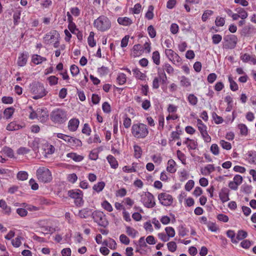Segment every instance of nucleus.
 Returning <instances> with one entry per match:
<instances>
[{"label":"nucleus","mask_w":256,"mask_h":256,"mask_svg":"<svg viewBox=\"0 0 256 256\" xmlns=\"http://www.w3.org/2000/svg\"><path fill=\"white\" fill-rule=\"evenodd\" d=\"M70 71L72 76H76L80 72L78 67L75 64L70 66Z\"/></svg>","instance_id":"nucleus-57"},{"label":"nucleus","mask_w":256,"mask_h":256,"mask_svg":"<svg viewBox=\"0 0 256 256\" xmlns=\"http://www.w3.org/2000/svg\"><path fill=\"white\" fill-rule=\"evenodd\" d=\"M92 210L88 208H82L78 211V216L82 218H86L92 215Z\"/></svg>","instance_id":"nucleus-18"},{"label":"nucleus","mask_w":256,"mask_h":256,"mask_svg":"<svg viewBox=\"0 0 256 256\" xmlns=\"http://www.w3.org/2000/svg\"><path fill=\"white\" fill-rule=\"evenodd\" d=\"M134 156L136 158H139L141 157L142 154V150L141 148L136 144L134 146Z\"/></svg>","instance_id":"nucleus-45"},{"label":"nucleus","mask_w":256,"mask_h":256,"mask_svg":"<svg viewBox=\"0 0 256 256\" xmlns=\"http://www.w3.org/2000/svg\"><path fill=\"white\" fill-rule=\"evenodd\" d=\"M28 55L24 53H21L18 57L17 64L20 66H24L27 62Z\"/></svg>","instance_id":"nucleus-19"},{"label":"nucleus","mask_w":256,"mask_h":256,"mask_svg":"<svg viewBox=\"0 0 256 256\" xmlns=\"http://www.w3.org/2000/svg\"><path fill=\"white\" fill-rule=\"evenodd\" d=\"M28 173L26 171H20L16 175L17 178L20 180H25L28 178Z\"/></svg>","instance_id":"nucleus-42"},{"label":"nucleus","mask_w":256,"mask_h":256,"mask_svg":"<svg viewBox=\"0 0 256 256\" xmlns=\"http://www.w3.org/2000/svg\"><path fill=\"white\" fill-rule=\"evenodd\" d=\"M23 127L22 125L18 124L16 122H12L8 124L6 130L9 131L17 130Z\"/></svg>","instance_id":"nucleus-23"},{"label":"nucleus","mask_w":256,"mask_h":256,"mask_svg":"<svg viewBox=\"0 0 256 256\" xmlns=\"http://www.w3.org/2000/svg\"><path fill=\"white\" fill-rule=\"evenodd\" d=\"M152 60L156 65L160 64V54L158 51H154L152 54Z\"/></svg>","instance_id":"nucleus-43"},{"label":"nucleus","mask_w":256,"mask_h":256,"mask_svg":"<svg viewBox=\"0 0 256 256\" xmlns=\"http://www.w3.org/2000/svg\"><path fill=\"white\" fill-rule=\"evenodd\" d=\"M94 26L98 30L106 32L111 28L112 23L106 16L101 15L94 21Z\"/></svg>","instance_id":"nucleus-3"},{"label":"nucleus","mask_w":256,"mask_h":256,"mask_svg":"<svg viewBox=\"0 0 256 256\" xmlns=\"http://www.w3.org/2000/svg\"><path fill=\"white\" fill-rule=\"evenodd\" d=\"M118 22L124 26H130L132 23V20L128 17H120L117 20Z\"/></svg>","instance_id":"nucleus-21"},{"label":"nucleus","mask_w":256,"mask_h":256,"mask_svg":"<svg viewBox=\"0 0 256 256\" xmlns=\"http://www.w3.org/2000/svg\"><path fill=\"white\" fill-rule=\"evenodd\" d=\"M187 100L190 104L192 106H196L198 102V98L194 94H189L188 96Z\"/></svg>","instance_id":"nucleus-33"},{"label":"nucleus","mask_w":256,"mask_h":256,"mask_svg":"<svg viewBox=\"0 0 256 256\" xmlns=\"http://www.w3.org/2000/svg\"><path fill=\"white\" fill-rule=\"evenodd\" d=\"M212 40L214 44H218L222 41V36L219 34H214L212 36Z\"/></svg>","instance_id":"nucleus-56"},{"label":"nucleus","mask_w":256,"mask_h":256,"mask_svg":"<svg viewBox=\"0 0 256 256\" xmlns=\"http://www.w3.org/2000/svg\"><path fill=\"white\" fill-rule=\"evenodd\" d=\"M94 33L91 32L88 38V42L90 46L94 47L96 45V42L94 39Z\"/></svg>","instance_id":"nucleus-46"},{"label":"nucleus","mask_w":256,"mask_h":256,"mask_svg":"<svg viewBox=\"0 0 256 256\" xmlns=\"http://www.w3.org/2000/svg\"><path fill=\"white\" fill-rule=\"evenodd\" d=\"M210 150L214 156H218L220 154V148L218 146V145L216 144H212L210 148Z\"/></svg>","instance_id":"nucleus-55"},{"label":"nucleus","mask_w":256,"mask_h":256,"mask_svg":"<svg viewBox=\"0 0 256 256\" xmlns=\"http://www.w3.org/2000/svg\"><path fill=\"white\" fill-rule=\"evenodd\" d=\"M197 126L200 134L208 132L206 126L200 119L197 120Z\"/></svg>","instance_id":"nucleus-32"},{"label":"nucleus","mask_w":256,"mask_h":256,"mask_svg":"<svg viewBox=\"0 0 256 256\" xmlns=\"http://www.w3.org/2000/svg\"><path fill=\"white\" fill-rule=\"evenodd\" d=\"M238 128L241 135L246 136L248 134V129L246 124H240L238 125Z\"/></svg>","instance_id":"nucleus-50"},{"label":"nucleus","mask_w":256,"mask_h":256,"mask_svg":"<svg viewBox=\"0 0 256 256\" xmlns=\"http://www.w3.org/2000/svg\"><path fill=\"white\" fill-rule=\"evenodd\" d=\"M31 92L34 94L32 96L34 100H38L46 96L48 92L46 90L44 86L40 82H36L32 84L30 87Z\"/></svg>","instance_id":"nucleus-5"},{"label":"nucleus","mask_w":256,"mask_h":256,"mask_svg":"<svg viewBox=\"0 0 256 256\" xmlns=\"http://www.w3.org/2000/svg\"><path fill=\"white\" fill-rule=\"evenodd\" d=\"M215 168L213 164H207L204 168V172H202L203 174H209L212 172H214Z\"/></svg>","instance_id":"nucleus-40"},{"label":"nucleus","mask_w":256,"mask_h":256,"mask_svg":"<svg viewBox=\"0 0 256 256\" xmlns=\"http://www.w3.org/2000/svg\"><path fill=\"white\" fill-rule=\"evenodd\" d=\"M43 148L46 154H52L55 152L54 147L48 143H46L43 146Z\"/></svg>","instance_id":"nucleus-27"},{"label":"nucleus","mask_w":256,"mask_h":256,"mask_svg":"<svg viewBox=\"0 0 256 256\" xmlns=\"http://www.w3.org/2000/svg\"><path fill=\"white\" fill-rule=\"evenodd\" d=\"M32 62L35 64H39L46 60V58L38 54H34L32 56Z\"/></svg>","instance_id":"nucleus-25"},{"label":"nucleus","mask_w":256,"mask_h":256,"mask_svg":"<svg viewBox=\"0 0 256 256\" xmlns=\"http://www.w3.org/2000/svg\"><path fill=\"white\" fill-rule=\"evenodd\" d=\"M126 75L124 73H119L116 78V81L119 85H122L126 83Z\"/></svg>","instance_id":"nucleus-38"},{"label":"nucleus","mask_w":256,"mask_h":256,"mask_svg":"<svg viewBox=\"0 0 256 256\" xmlns=\"http://www.w3.org/2000/svg\"><path fill=\"white\" fill-rule=\"evenodd\" d=\"M174 64L177 66H180L182 62V59L178 56V54H176V56L172 58L170 61Z\"/></svg>","instance_id":"nucleus-49"},{"label":"nucleus","mask_w":256,"mask_h":256,"mask_svg":"<svg viewBox=\"0 0 256 256\" xmlns=\"http://www.w3.org/2000/svg\"><path fill=\"white\" fill-rule=\"evenodd\" d=\"M180 85L184 87H188L190 86L191 83L190 80L185 76H182L180 78Z\"/></svg>","instance_id":"nucleus-44"},{"label":"nucleus","mask_w":256,"mask_h":256,"mask_svg":"<svg viewBox=\"0 0 256 256\" xmlns=\"http://www.w3.org/2000/svg\"><path fill=\"white\" fill-rule=\"evenodd\" d=\"M54 135L56 136L58 138L63 140L72 146L80 147L82 146L81 140L74 137L70 136L62 133H54Z\"/></svg>","instance_id":"nucleus-8"},{"label":"nucleus","mask_w":256,"mask_h":256,"mask_svg":"<svg viewBox=\"0 0 256 256\" xmlns=\"http://www.w3.org/2000/svg\"><path fill=\"white\" fill-rule=\"evenodd\" d=\"M22 238L21 236H18L15 239L12 240V245L15 248H18L22 244L21 240Z\"/></svg>","instance_id":"nucleus-62"},{"label":"nucleus","mask_w":256,"mask_h":256,"mask_svg":"<svg viewBox=\"0 0 256 256\" xmlns=\"http://www.w3.org/2000/svg\"><path fill=\"white\" fill-rule=\"evenodd\" d=\"M240 59L244 62H250L256 64V57L254 55L244 54L240 56Z\"/></svg>","instance_id":"nucleus-17"},{"label":"nucleus","mask_w":256,"mask_h":256,"mask_svg":"<svg viewBox=\"0 0 256 256\" xmlns=\"http://www.w3.org/2000/svg\"><path fill=\"white\" fill-rule=\"evenodd\" d=\"M106 184L104 182H100L94 184V186L92 187V188L95 192H96L98 193H99L103 190Z\"/></svg>","instance_id":"nucleus-34"},{"label":"nucleus","mask_w":256,"mask_h":256,"mask_svg":"<svg viewBox=\"0 0 256 256\" xmlns=\"http://www.w3.org/2000/svg\"><path fill=\"white\" fill-rule=\"evenodd\" d=\"M21 10H16L13 14V20L14 26H17L20 22V18L21 16Z\"/></svg>","instance_id":"nucleus-30"},{"label":"nucleus","mask_w":256,"mask_h":256,"mask_svg":"<svg viewBox=\"0 0 256 256\" xmlns=\"http://www.w3.org/2000/svg\"><path fill=\"white\" fill-rule=\"evenodd\" d=\"M66 156L69 158L76 162H80L83 160L84 157L82 156L78 155L74 152L68 153Z\"/></svg>","instance_id":"nucleus-26"},{"label":"nucleus","mask_w":256,"mask_h":256,"mask_svg":"<svg viewBox=\"0 0 256 256\" xmlns=\"http://www.w3.org/2000/svg\"><path fill=\"white\" fill-rule=\"evenodd\" d=\"M94 222L100 226L106 228L108 224L106 214L102 212L95 210L92 214Z\"/></svg>","instance_id":"nucleus-11"},{"label":"nucleus","mask_w":256,"mask_h":256,"mask_svg":"<svg viewBox=\"0 0 256 256\" xmlns=\"http://www.w3.org/2000/svg\"><path fill=\"white\" fill-rule=\"evenodd\" d=\"M60 36L56 30H52L47 33L44 38V42L46 44H52L54 48L60 46Z\"/></svg>","instance_id":"nucleus-4"},{"label":"nucleus","mask_w":256,"mask_h":256,"mask_svg":"<svg viewBox=\"0 0 256 256\" xmlns=\"http://www.w3.org/2000/svg\"><path fill=\"white\" fill-rule=\"evenodd\" d=\"M256 32V28L252 24L244 26L242 30L241 34L242 36H248Z\"/></svg>","instance_id":"nucleus-15"},{"label":"nucleus","mask_w":256,"mask_h":256,"mask_svg":"<svg viewBox=\"0 0 256 256\" xmlns=\"http://www.w3.org/2000/svg\"><path fill=\"white\" fill-rule=\"evenodd\" d=\"M248 234L246 232L242 230H238L237 233L236 239L238 240H242L246 238Z\"/></svg>","instance_id":"nucleus-58"},{"label":"nucleus","mask_w":256,"mask_h":256,"mask_svg":"<svg viewBox=\"0 0 256 256\" xmlns=\"http://www.w3.org/2000/svg\"><path fill=\"white\" fill-rule=\"evenodd\" d=\"M131 132L134 137L137 139H144L149 134L148 126L143 123L134 124L131 128Z\"/></svg>","instance_id":"nucleus-1"},{"label":"nucleus","mask_w":256,"mask_h":256,"mask_svg":"<svg viewBox=\"0 0 256 256\" xmlns=\"http://www.w3.org/2000/svg\"><path fill=\"white\" fill-rule=\"evenodd\" d=\"M102 206L105 210L108 212H111L113 210V208L111 204L106 200H104L102 202Z\"/></svg>","instance_id":"nucleus-48"},{"label":"nucleus","mask_w":256,"mask_h":256,"mask_svg":"<svg viewBox=\"0 0 256 256\" xmlns=\"http://www.w3.org/2000/svg\"><path fill=\"white\" fill-rule=\"evenodd\" d=\"M36 176L39 181L44 183L48 182L52 180L50 171L46 167H40L37 170Z\"/></svg>","instance_id":"nucleus-7"},{"label":"nucleus","mask_w":256,"mask_h":256,"mask_svg":"<svg viewBox=\"0 0 256 256\" xmlns=\"http://www.w3.org/2000/svg\"><path fill=\"white\" fill-rule=\"evenodd\" d=\"M14 112V108H8L4 110V114L6 119L10 118Z\"/></svg>","instance_id":"nucleus-47"},{"label":"nucleus","mask_w":256,"mask_h":256,"mask_svg":"<svg viewBox=\"0 0 256 256\" xmlns=\"http://www.w3.org/2000/svg\"><path fill=\"white\" fill-rule=\"evenodd\" d=\"M176 163L174 160L172 159L169 160L167 163V171L170 173H174L176 170Z\"/></svg>","instance_id":"nucleus-20"},{"label":"nucleus","mask_w":256,"mask_h":256,"mask_svg":"<svg viewBox=\"0 0 256 256\" xmlns=\"http://www.w3.org/2000/svg\"><path fill=\"white\" fill-rule=\"evenodd\" d=\"M106 159L112 168L116 169L118 167V161L113 156L110 154L108 156Z\"/></svg>","instance_id":"nucleus-24"},{"label":"nucleus","mask_w":256,"mask_h":256,"mask_svg":"<svg viewBox=\"0 0 256 256\" xmlns=\"http://www.w3.org/2000/svg\"><path fill=\"white\" fill-rule=\"evenodd\" d=\"M248 160L251 164H256V151H252L248 154Z\"/></svg>","instance_id":"nucleus-39"},{"label":"nucleus","mask_w":256,"mask_h":256,"mask_svg":"<svg viewBox=\"0 0 256 256\" xmlns=\"http://www.w3.org/2000/svg\"><path fill=\"white\" fill-rule=\"evenodd\" d=\"M230 190L227 188H222L219 192V198L222 203L228 202L229 198Z\"/></svg>","instance_id":"nucleus-13"},{"label":"nucleus","mask_w":256,"mask_h":256,"mask_svg":"<svg viewBox=\"0 0 256 256\" xmlns=\"http://www.w3.org/2000/svg\"><path fill=\"white\" fill-rule=\"evenodd\" d=\"M168 248L170 252H174L177 248V246L175 242H170L167 244Z\"/></svg>","instance_id":"nucleus-63"},{"label":"nucleus","mask_w":256,"mask_h":256,"mask_svg":"<svg viewBox=\"0 0 256 256\" xmlns=\"http://www.w3.org/2000/svg\"><path fill=\"white\" fill-rule=\"evenodd\" d=\"M69 197L74 200V203L76 206H82L84 202L83 200V192L79 189L70 190L68 192Z\"/></svg>","instance_id":"nucleus-6"},{"label":"nucleus","mask_w":256,"mask_h":256,"mask_svg":"<svg viewBox=\"0 0 256 256\" xmlns=\"http://www.w3.org/2000/svg\"><path fill=\"white\" fill-rule=\"evenodd\" d=\"M87 142L88 144H91L92 143H100L101 140H100V136L98 134H95L94 135V138L90 137L87 140Z\"/></svg>","instance_id":"nucleus-51"},{"label":"nucleus","mask_w":256,"mask_h":256,"mask_svg":"<svg viewBox=\"0 0 256 256\" xmlns=\"http://www.w3.org/2000/svg\"><path fill=\"white\" fill-rule=\"evenodd\" d=\"M98 72L100 76H104L108 74V68L106 66H102L98 68Z\"/></svg>","instance_id":"nucleus-54"},{"label":"nucleus","mask_w":256,"mask_h":256,"mask_svg":"<svg viewBox=\"0 0 256 256\" xmlns=\"http://www.w3.org/2000/svg\"><path fill=\"white\" fill-rule=\"evenodd\" d=\"M80 120L78 118H72L68 122V128L70 132H76L79 126Z\"/></svg>","instance_id":"nucleus-16"},{"label":"nucleus","mask_w":256,"mask_h":256,"mask_svg":"<svg viewBox=\"0 0 256 256\" xmlns=\"http://www.w3.org/2000/svg\"><path fill=\"white\" fill-rule=\"evenodd\" d=\"M126 232L132 238H134L138 234V232L136 230L129 226H126Z\"/></svg>","instance_id":"nucleus-36"},{"label":"nucleus","mask_w":256,"mask_h":256,"mask_svg":"<svg viewBox=\"0 0 256 256\" xmlns=\"http://www.w3.org/2000/svg\"><path fill=\"white\" fill-rule=\"evenodd\" d=\"M102 244L106 246H108L112 250H115L116 248V241L112 238H109L108 240H104Z\"/></svg>","instance_id":"nucleus-29"},{"label":"nucleus","mask_w":256,"mask_h":256,"mask_svg":"<svg viewBox=\"0 0 256 256\" xmlns=\"http://www.w3.org/2000/svg\"><path fill=\"white\" fill-rule=\"evenodd\" d=\"M220 144L222 148L224 150H230L232 148V145L230 143L224 140H220Z\"/></svg>","instance_id":"nucleus-60"},{"label":"nucleus","mask_w":256,"mask_h":256,"mask_svg":"<svg viewBox=\"0 0 256 256\" xmlns=\"http://www.w3.org/2000/svg\"><path fill=\"white\" fill-rule=\"evenodd\" d=\"M214 14V12L211 10H205L202 16V20L203 22H206L208 18Z\"/></svg>","instance_id":"nucleus-59"},{"label":"nucleus","mask_w":256,"mask_h":256,"mask_svg":"<svg viewBox=\"0 0 256 256\" xmlns=\"http://www.w3.org/2000/svg\"><path fill=\"white\" fill-rule=\"evenodd\" d=\"M132 72L134 77L138 80H144L146 78V75L142 72L138 68L132 69Z\"/></svg>","instance_id":"nucleus-22"},{"label":"nucleus","mask_w":256,"mask_h":256,"mask_svg":"<svg viewBox=\"0 0 256 256\" xmlns=\"http://www.w3.org/2000/svg\"><path fill=\"white\" fill-rule=\"evenodd\" d=\"M58 78L54 76H51L47 78L50 86H54L58 83Z\"/></svg>","instance_id":"nucleus-61"},{"label":"nucleus","mask_w":256,"mask_h":256,"mask_svg":"<svg viewBox=\"0 0 256 256\" xmlns=\"http://www.w3.org/2000/svg\"><path fill=\"white\" fill-rule=\"evenodd\" d=\"M158 77L160 80L162 81V84H166L168 81V78L165 73V72L160 68L158 69Z\"/></svg>","instance_id":"nucleus-28"},{"label":"nucleus","mask_w":256,"mask_h":256,"mask_svg":"<svg viewBox=\"0 0 256 256\" xmlns=\"http://www.w3.org/2000/svg\"><path fill=\"white\" fill-rule=\"evenodd\" d=\"M158 200L161 204L166 206H171L174 200L172 196L166 192H162L158 194Z\"/></svg>","instance_id":"nucleus-12"},{"label":"nucleus","mask_w":256,"mask_h":256,"mask_svg":"<svg viewBox=\"0 0 256 256\" xmlns=\"http://www.w3.org/2000/svg\"><path fill=\"white\" fill-rule=\"evenodd\" d=\"M38 112L39 113L38 119L42 122H45L48 119V111L46 108H38Z\"/></svg>","instance_id":"nucleus-14"},{"label":"nucleus","mask_w":256,"mask_h":256,"mask_svg":"<svg viewBox=\"0 0 256 256\" xmlns=\"http://www.w3.org/2000/svg\"><path fill=\"white\" fill-rule=\"evenodd\" d=\"M165 54L168 60L170 62L176 53L172 49H166L165 50Z\"/></svg>","instance_id":"nucleus-53"},{"label":"nucleus","mask_w":256,"mask_h":256,"mask_svg":"<svg viewBox=\"0 0 256 256\" xmlns=\"http://www.w3.org/2000/svg\"><path fill=\"white\" fill-rule=\"evenodd\" d=\"M154 7L152 6H148V10L146 14V17L149 20H150L154 18Z\"/></svg>","instance_id":"nucleus-64"},{"label":"nucleus","mask_w":256,"mask_h":256,"mask_svg":"<svg viewBox=\"0 0 256 256\" xmlns=\"http://www.w3.org/2000/svg\"><path fill=\"white\" fill-rule=\"evenodd\" d=\"M228 80L230 82V89L234 92H236L238 90V86L236 82L233 80L231 76L228 77Z\"/></svg>","instance_id":"nucleus-35"},{"label":"nucleus","mask_w":256,"mask_h":256,"mask_svg":"<svg viewBox=\"0 0 256 256\" xmlns=\"http://www.w3.org/2000/svg\"><path fill=\"white\" fill-rule=\"evenodd\" d=\"M0 208H2L4 211V213L7 214H10L11 212V208L8 206L6 202L4 200H0Z\"/></svg>","instance_id":"nucleus-31"},{"label":"nucleus","mask_w":256,"mask_h":256,"mask_svg":"<svg viewBox=\"0 0 256 256\" xmlns=\"http://www.w3.org/2000/svg\"><path fill=\"white\" fill-rule=\"evenodd\" d=\"M50 118L55 124H63L68 119L67 111L61 108H54L50 114Z\"/></svg>","instance_id":"nucleus-2"},{"label":"nucleus","mask_w":256,"mask_h":256,"mask_svg":"<svg viewBox=\"0 0 256 256\" xmlns=\"http://www.w3.org/2000/svg\"><path fill=\"white\" fill-rule=\"evenodd\" d=\"M140 202L147 208H152L156 206L154 198L150 192H142L140 195Z\"/></svg>","instance_id":"nucleus-10"},{"label":"nucleus","mask_w":256,"mask_h":256,"mask_svg":"<svg viewBox=\"0 0 256 256\" xmlns=\"http://www.w3.org/2000/svg\"><path fill=\"white\" fill-rule=\"evenodd\" d=\"M238 37L234 34L226 35L224 38L223 48L226 50H232L236 48L238 43Z\"/></svg>","instance_id":"nucleus-9"},{"label":"nucleus","mask_w":256,"mask_h":256,"mask_svg":"<svg viewBox=\"0 0 256 256\" xmlns=\"http://www.w3.org/2000/svg\"><path fill=\"white\" fill-rule=\"evenodd\" d=\"M235 10L238 12V14L240 16V18L242 20H244L248 16V12L243 8H236Z\"/></svg>","instance_id":"nucleus-37"},{"label":"nucleus","mask_w":256,"mask_h":256,"mask_svg":"<svg viewBox=\"0 0 256 256\" xmlns=\"http://www.w3.org/2000/svg\"><path fill=\"white\" fill-rule=\"evenodd\" d=\"M165 231L168 237L173 238L176 232L172 226H168L165 228Z\"/></svg>","instance_id":"nucleus-52"},{"label":"nucleus","mask_w":256,"mask_h":256,"mask_svg":"<svg viewBox=\"0 0 256 256\" xmlns=\"http://www.w3.org/2000/svg\"><path fill=\"white\" fill-rule=\"evenodd\" d=\"M162 70L169 74H172L174 72V68L168 62H165L163 64Z\"/></svg>","instance_id":"nucleus-41"}]
</instances>
